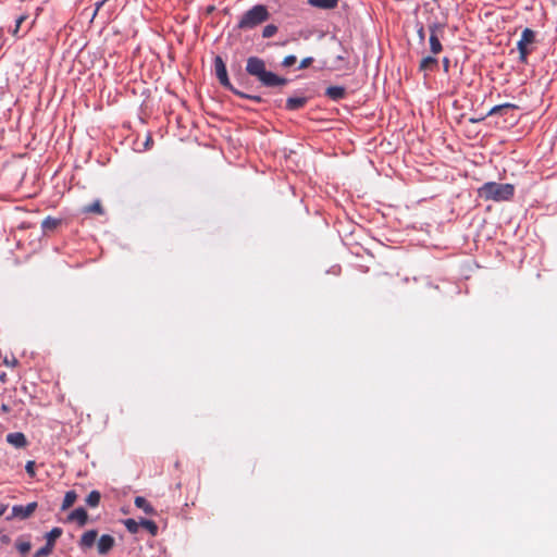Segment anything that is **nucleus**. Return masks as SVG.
Instances as JSON below:
<instances>
[{
  "label": "nucleus",
  "instance_id": "f3484780",
  "mask_svg": "<svg viewBox=\"0 0 557 557\" xmlns=\"http://www.w3.org/2000/svg\"><path fill=\"white\" fill-rule=\"evenodd\" d=\"M513 109H517V106L512 104V103H503V104H498V106H495L493 107L487 115H495V114H506L508 111L510 110H513Z\"/></svg>",
  "mask_w": 557,
  "mask_h": 557
},
{
  "label": "nucleus",
  "instance_id": "f257e3e1",
  "mask_svg": "<svg viewBox=\"0 0 557 557\" xmlns=\"http://www.w3.org/2000/svg\"><path fill=\"white\" fill-rule=\"evenodd\" d=\"M245 71L267 88L281 87L288 83L287 78L267 70L265 61L259 57H249L246 61Z\"/></svg>",
  "mask_w": 557,
  "mask_h": 557
},
{
  "label": "nucleus",
  "instance_id": "b1692460",
  "mask_svg": "<svg viewBox=\"0 0 557 557\" xmlns=\"http://www.w3.org/2000/svg\"><path fill=\"white\" fill-rule=\"evenodd\" d=\"M15 546H16L17 550L20 552V554L23 556H25L32 548L29 541H22V540H17Z\"/></svg>",
  "mask_w": 557,
  "mask_h": 557
},
{
  "label": "nucleus",
  "instance_id": "c9c22d12",
  "mask_svg": "<svg viewBox=\"0 0 557 557\" xmlns=\"http://www.w3.org/2000/svg\"><path fill=\"white\" fill-rule=\"evenodd\" d=\"M106 2L103 0H98L96 3H95V12L92 14V17L96 16V14L98 13V11L100 10V8Z\"/></svg>",
  "mask_w": 557,
  "mask_h": 557
},
{
  "label": "nucleus",
  "instance_id": "aec40b11",
  "mask_svg": "<svg viewBox=\"0 0 557 557\" xmlns=\"http://www.w3.org/2000/svg\"><path fill=\"white\" fill-rule=\"evenodd\" d=\"M60 223L61 220L52 216H47L46 219H44L41 227L44 231H53L60 225Z\"/></svg>",
  "mask_w": 557,
  "mask_h": 557
},
{
  "label": "nucleus",
  "instance_id": "412c9836",
  "mask_svg": "<svg viewBox=\"0 0 557 557\" xmlns=\"http://www.w3.org/2000/svg\"><path fill=\"white\" fill-rule=\"evenodd\" d=\"M429 42H430V50L433 54H438L443 50V46L440 41L438 36H435L433 34L430 35Z\"/></svg>",
  "mask_w": 557,
  "mask_h": 557
},
{
  "label": "nucleus",
  "instance_id": "c756f323",
  "mask_svg": "<svg viewBox=\"0 0 557 557\" xmlns=\"http://www.w3.org/2000/svg\"><path fill=\"white\" fill-rule=\"evenodd\" d=\"M35 467L36 463L34 460H28L25 465V470L30 478H35L36 475Z\"/></svg>",
  "mask_w": 557,
  "mask_h": 557
},
{
  "label": "nucleus",
  "instance_id": "1a4fd4ad",
  "mask_svg": "<svg viewBox=\"0 0 557 557\" xmlns=\"http://www.w3.org/2000/svg\"><path fill=\"white\" fill-rule=\"evenodd\" d=\"M115 545V540L110 534H103L97 542V550L100 555H107Z\"/></svg>",
  "mask_w": 557,
  "mask_h": 557
},
{
  "label": "nucleus",
  "instance_id": "72a5a7b5",
  "mask_svg": "<svg viewBox=\"0 0 557 557\" xmlns=\"http://www.w3.org/2000/svg\"><path fill=\"white\" fill-rule=\"evenodd\" d=\"M312 62H313V58H312V57L305 58V59H302V60H301V62H300V64H299L298 69H299V70L306 69V67H308L309 65H311V64H312Z\"/></svg>",
  "mask_w": 557,
  "mask_h": 557
},
{
  "label": "nucleus",
  "instance_id": "ddd939ff",
  "mask_svg": "<svg viewBox=\"0 0 557 557\" xmlns=\"http://www.w3.org/2000/svg\"><path fill=\"white\" fill-rule=\"evenodd\" d=\"M308 102L307 97H289L286 99L285 109L287 111H296Z\"/></svg>",
  "mask_w": 557,
  "mask_h": 557
},
{
  "label": "nucleus",
  "instance_id": "7c9ffc66",
  "mask_svg": "<svg viewBox=\"0 0 557 557\" xmlns=\"http://www.w3.org/2000/svg\"><path fill=\"white\" fill-rule=\"evenodd\" d=\"M296 61H297V58L295 55L290 54V55H287L284 58L282 65L284 67H289V66L294 65L296 63Z\"/></svg>",
  "mask_w": 557,
  "mask_h": 557
},
{
  "label": "nucleus",
  "instance_id": "20e7f679",
  "mask_svg": "<svg viewBox=\"0 0 557 557\" xmlns=\"http://www.w3.org/2000/svg\"><path fill=\"white\" fill-rule=\"evenodd\" d=\"M270 13L267 7L263 4H257L242 15L237 27L239 29H252L261 23L268 21Z\"/></svg>",
  "mask_w": 557,
  "mask_h": 557
},
{
  "label": "nucleus",
  "instance_id": "f704fd0d",
  "mask_svg": "<svg viewBox=\"0 0 557 557\" xmlns=\"http://www.w3.org/2000/svg\"><path fill=\"white\" fill-rule=\"evenodd\" d=\"M0 542L2 545H8L11 542V537L8 534H1L0 533Z\"/></svg>",
  "mask_w": 557,
  "mask_h": 557
},
{
  "label": "nucleus",
  "instance_id": "ea45409f",
  "mask_svg": "<svg viewBox=\"0 0 557 557\" xmlns=\"http://www.w3.org/2000/svg\"><path fill=\"white\" fill-rule=\"evenodd\" d=\"M4 376H5V374H1V375H0V380H1V381H4Z\"/></svg>",
  "mask_w": 557,
  "mask_h": 557
},
{
  "label": "nucleus",
  "instance_id": "423d86ee",
  "mask_svg": "<svg viewBox=\"0 0 557 557\" xmlns=\"http://www.w3.org/2000/svg\"><path fill=\"white\" fill-rule=\"evenodd\" d=\"M62 529L61 528H53L51 529V531H49L47 534H46V545L42 546L41 548H39L34 557H46L48 556L49 554H51L53 547H54V543L55 541L62 535Z\"/></svg>",
  "mask_w": 557,
  "mask_h": 557
},
{
  "label": "nucleus",
  "instance_id": "4468645a",
  "mask_svg": "<svg viewBox=\"0 0 557 557\" xmlns=\"http://www.w3.org/2000/svg\"><path fill=\"white\" fill-rule=\"evenodd\" d=\"M437 63L438 61L436 58L432 55L424 57L420 62L419 70L424 73L433 71L437 66Z\"/></svg>",
  "mask_w": 557,
  "mask_h": 557
},
{
  "label": "nucleus",
  "instance_id": "2f4dec72",
  "mask_svg": "<svg viewBox=\"0 0 557 557\" xmlns=\"http://www.w3.org/2000/svg\"><path fill=\"white\" fill-rule=\"evenodd\" d=\"M3 363L8 367H16L18 364L17 359L12 355L11 357H5Z\"/></svg>",
  "mask_w": 557,
  "mask_h": 557
},
{
  "label": "nucleus",
  "instance_id": "dca6fc26",
  "mask_svg": "<svg viewBox=\"0 0 557 557\" xmlns=\"http://www.w3.org/2000/svg\"><path fill=\"white\" fill-rule=\"evenodd\" d=\"M134 503L137 508L144 510L147 515H153L156 512L154 508L143 496H137Z\"/></svg>",
  "mask_w": 557,
  "mask_h": 557
},
{
  "label": "nucleus",
  "instance_id": "7ed1b4c3",
  "mask_svg": "<svg viewBox=\"0 0 557 557\" xmlns=\"http://www.w3.org/2000/svg\"><path fill=\"white\" fill-rule=\"evenodd\" d=\"M214 70H215V75H216V78L219 79V83L224 88H226L227 90L232 91L234 95H236V96H238V97H240L243 99L252 100V101H255L257 103H260V102L263 101L261 96L249 95V94L240 91V90H238L237 88L234 87V85L231 83V81L228 78L226 65H225L223 59L220 55H216L214 58Z\"/></svg>",
  "mask_w": 557,
  "mask_h": 557
},
{
  "label": "nucleus",
  "instance_id": "4c0bfd02",
  "mask_svg": "<svg viewBox=\"0 0 557 557\" xmlns=\"http://www.w3.org/2000/svg\"><path fill=\"white\" fill-rule=\"evenodd\" d=\"M5 510H7V506H2L0 508V517L4 513Z\"/></svg>",
  "mask_w": 557,
  "mask_h": 557
},
{
  "label": "nucleus",
  "instance_id": "58836bf2",
  "mask_svg": "<svg viewBox=\"0 0 557 557\" xmlns=\"http://www.w3.org/2000/svg\"><path fill=\"white\" fill-rule=\"evenodd\" d=\"M2 410H3V411H8V410H9V407H8L7 405H3V406H2Z\"/></svg>",
  "mask_w": 557,
  "mask_h": 557
},
{
  "label": "nucleus",
  "instance_id": "2eb2a0df",
  "mask_svg": "<svg viewBox=\"0 0 557 557\" xmlns=\"http://www.w3.org/2000/svg\"><path fill=\"white\" fill-rule=\"evenodd\" d=\"M308 3L314 8L331 10L337 7L338 0H308Z\"/></svg>",
  "mask_w": 557,
  "mask_h": 557
},
{
  "label": "nucleus",
  "instance_id": "473e14b6",
  "mask_svg": "<svg viewBox=\"0 0 557 557\" xmlns=\"http://www.w3.org/2000/svg\"><path fill=\"white\" fill-rule=\"evenodd\" d=\"M417 35L420 41H424L425 39V30L422 24L417 25Z\"/></svg>",
  "mask_w": 557,
  "mask_h": 557
},
{
  "label": "nucleus",
  "instance_id": "cd10ccee",
  "mask_svg": "<svg viewBox=\"0 0 557 557\" xmlns=\"http://www.w3.org/2000/svg\"><path fill=\"white\" fill-rule=\"evenodd\" d=\"M277 32V27L273 24L267 25L262 30V37L263 38H271L274 36Z\"/></svg>",
  "mask_w": 557,
  "mask_h": 557
},
{
  "label": "nucleus",
  "instance_id": "9b49d317",
  "mask_svg": "<svg viewBox=\"0 0 557 557\" xmlns=\"http://www.w3.org/2000/svg\"><path fill=\"white\" fill-rule=\"evenodd\" d=\"M88 515L83 507L74 509L69 516L67 521H76L79 527H84L87 523Z\"/></svg>",
  "mask_w": 557,
  "mask_h": 557
},
{
  "label": "nucleus",
  "instance_id": "0eeeda50",
  "mask_svg": "<svg viewBox=\"0 0 557 557\" xmlns=\"http://www.w3.org/2000/svg\"><path fill=\"white\" fill-rule=\"evenodd\" d=\"M37 508V503L33 502L27 504L26 506L23 505H14L12 507V515L11 517H8V520L12 518H20V519H27L33 515V512Z\"/></svg>",
  "mask_w": 557,
  "mask_h": 557
},
{
  "label": "nucleus",
  "instance_id": "f03ea898",
  "mask_svg": "<svg viewBox=\"0 0 557 557\" xmlns=\"http://www.w3.org/2000/svg\"><path fill=\"white\" fill-rule=\"evenodd\" d=\"M478 191L485 200L507 201L513 197L515 186L509 183L486 182Z\"/></svg>",
  "mask_w": 557,
  "mask_h": 557
},
{
  "label": "nucleus",
  "instance_id": "6ab92c4d",
  "mask_svg": "<svg viewBox=\"0 0 557 557\" xmlns=\"http://www.w3.org/2000/svg\"><path fill=\"white\" fill-rule=\"evenodd\" d=\"M76 498L77 494L75 491H67L64 495L61 510H66L70 508L76 502Z\"/></svg>",
  "mask_w": 557,
  "mask_h": 557
},
{
  "label": "nucleus",
  "instance_id": "5701e85b",
  "mask_svg": "<svg viewBox=\"0 0 557 557\" xmlns=\"http://www.w3.org/2000/svg\"><path fill=\"white\" fill-rule=\"evenodd\" d=\"M140 525L148 530L151 535H156L158 532V525L152 520L141 519Z\"/></svg>",
  "mask_w": 557,
  "mask_h": 557
},
{
  "label": "nucleus",
  "instance_id": "c85d7f7f",
  "mask_svg": "<svg viewBox=\"0 0 557 557\" xmlns=\"http://www.w3.org/2000/svg\"><path fill=\"white\" fill-rule=\"evenodd\" d=\"M27 18L26 15H21L16 18L15 21V27L12 29V35L15 36V37H21L18 35V32H20V28H21V25L23 24V22Z\"/></svg>",
  "mask_w": 557,
  "mask_h": 557
},
{
  "label": "nucleus",
  "instance_id": "e433bc0d",
  "mask_svg": "<svg viewBox=\"0 0 557 557\" xmlns=\"http://www.w3.org/2000/svg\"><path fill=\"white\" fill-rule=\"evenodd\" d=\"M449 64H450L449 59H448V58H444V59H443V67H444V71H445V72H448V70H449Z\"/></svg>",
  "mask_w": 557,
  "mask_h": 557
},
{
  "label": "nucleus",
  "instance_id": "a19ab883",
  "mask_svg": "<svg viewBox=\"0 0 557 557\" xmlns=\"http://www.w3.org/2000/svg\"><path fill=\"white\" fill-rule=\"evenodd\" d=\"M104 2H107L108 0H103Z\"/></svg>",
  "mask_w": 557,
  "mask_h": 557
},
{
  "label": "nucleus",
  "instance_id": "a211bd4d",
  "mask_svg": "<svg viewBox=\"0 0 557 557\" xmlns=\"http://www.w3.org/2000/svg\"><path fill=\"white\" fill-rule=\"evenodd\" d=\"M349 69H350L349 62L347 61L346 51L344 50L343 54H338L335 58L334 70L343 71V70H349Z\"/></svg>",
  "mask_w": 557,
  "mask_h": 557
},
{
  "label": "nucleus",
  "instance_id": "f8f14e48",
  "mask_svg": "<svg viewBox=\"0 0 557 557\" xmlns=\"http://www.w3.org/2000/svg\"><path fill=\"white\" fill-rule=\"evenodd\" d=\"M7 442L16 448H23L27 445L26 436L22 432L9 433Z\"/></svg>",
  "mask_w": 557,
  "mask_h": 557
},
{
  "label": "nucleus",
  "instance_id": "a878e982",
  "mask_svg": "<svg viewBox=\"0 0 557 557\" xmlns=\"http://www.w3.org/2000/svg\"><path fill=\"white\" fill-rule=\"evenodd\" d=\"M124 525L126 528V530L131 533H137L138 532V529H139V525H140V522H137L135 521L134 519H126L124 521Z\"/></svg>",
  "mask_w": 557,
  "mask_h": 557
},
{
  "label": "nucleus",
  "instance_id": "4be33fe9",
  "mask_svg": "<svg viewBox=\"0 0 557 557\" xmlns=\"http://www.w3.org/2000/svg\"><path fill=\"white\" fill-rule=\"evenodd\" d=\"M101 495L98 491H91L86 497V504L89 507H97L100 503Z\"/></svg>",
  "mask_w": 557,
  "mask_h": 557
},
{
  "label": "nucleus",
  "instance_id": "9d476101",
  "mask_svg": "<svg viewBox=\"0 0 557 557\" xmlns=\"http://www.w3.org/2000/svg\"><path fill=\"white\" fill-rule=\"evenodd\" d=\"M324 94L329 99L333 101H339L347 95L346 88L343 86H330L325 89Z\"/></svg>",
  "mask_w": 557,
  "mask_h": 557
},
{
  "label": "nucleus",
  "instance_id": "393cba45",
  "mask_svg": "<svg viewBox=\"0 0 557 557\" xmlns=\"http://www.w3.org/2000/svg\"><path fill=\"white\" fill-rule=\"evenodd\" d=\"M444 28H445L444 23L433 22V23L429 24L430 35L433 34L435 36H438L440 34H442L444 32Z\"/></svg>",
  "mask_w": 557,
  "mask_h": 557
},
{
  "label": "nucleus",
  "instance_id": "6e6552de",
  "mask_svg": "<svg viewBox=\"0 0 557 557\" xmlns=\"http://www.w3.org/2000/svg\"><path fill=\"white\" fill-rule=\"evenodd\" d=\"M98 536L97 530H88L86 531L78 541V547L81 550L86 552L94 547L96 544V540Z\"/></svg>",
  "mask_w": 557,
  "mask_h": 557
},
{
  "label": "nucleus",
  "instance_id": "39448f33",
  "mask_svg": "<svg viewBox=\"0 0 557 557\" xmlns=\"http://www.w3.org/2000/svg\"><path fill=\"white\" fill-rule=\"evenodd\" d=\"M535 39V32L531 28H524L521 34V38L517 44L519 51V59L521 62H527V58L530 53L528 45L532 44Z\"/></svg>",
  "mask_w": 557,
  "mask_h": 557
},
{
  "label": "nucleus",
  "instance_id": "bb28decb",
  "mask_svg": "<svg viewBox=\"0 0 557 557\" xmlns=\"http://www.w3.org/2000/svg\"><path fill=\"white\" fill-rule=\"evenodd\" d=\"M84 211L88 212V213H98V214H101L103 212L101 203L98 200L92 202L91 205L87 206L84 209Z\"/></svg>",
  "mask_w": 557,
  "mask_h": 557
}]
</instances>
